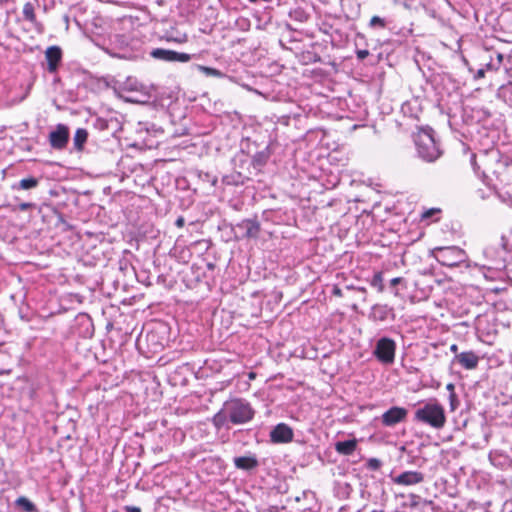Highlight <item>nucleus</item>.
Wrapping results in <instances>:
<instances>
[{"instance_id": "obj_1", "label": "nucleus", "mask_w": 512, "mask_h": 512, "mask_svg": "<svg viewBox=\"0 0 512 512\" xmlns=\"http://www.w3.org/2000/svg\"><path fill=\"white\" fill-rule=\"evenodd\" d=\"M413 141L418 156L426 162H434L442 155L435 132L430 127L419 128L413 134Z\"/></svg>"}, {"instance_id": "obj_2", "label": "nucleus", "mask_w": 512, "mask_h": 512, "mask_svg": "<svg viewBox=\"0 0 512 512\" xmlns=\"http://www.w3.org/2000/svg\"><path fill=\"white\" fill-rule=\"evenodd\" d=\"M414 420L436 430L442 429L447 422L445 409L437 400H431L419 407L414 413Z\"/></svg>"}, {"instance_id": "obj_3", "label": "nucleus", "mask_w": 512, "mask_h": 512, "mask_svg": "<svg viewBox=\"0 0 512 512\" xmlns=\"http://www.w3.org/2000/svg\"><path fill=\"white\" fill-rule=\"evenodd\" d=\"M229 420L233 424H244L251 421L254 417V410L250 403L241 398H233L225 403Z\"/></svg>"}, {"instance_id": "obj_4", "label": "nucleus", "mask_w": 512, "mask_h": 512, "mask_svg": "<svg viewBox=\"0 0 512 512\" xmlns=\"http://www.w3.org/2000/svg\"><path fill=\"white\" fill-rule=\"evenodd\" d=\"M437 261L447 267H457L464 262L465 252L458 247H441L437 248Z\"/></svg>"}, {"instance_id": "obj_5", "label": "nucleus", "mask_w": 512, "mask_h": 512, "mask_svg": "<svg viewBox=\"0 0 512 512\" xmlns=\"http://www.w3.org/2000/svg\"><path fill=\"white\" fill-rule=\"evenodd\" d=\"M396 343L388 337L380 338L375 346V357L384 364H391L395 360Z\"/></svg>"}, {"instance_id": "obj_6", "label": "nucleus", "mask_w": 512, "mask_h": 512, "mask_svg": "<svg viewBox=\"0 0 512 512\" xmlns=\"http://www.w3.org/2000/svg\"><path fill=\"white\" fill-rule=\"evenodd\" d=\"M69 141V128L64 124H58L55 130L49 134V144L55 150H63Z\"/></svg>"}, {"instance_id": "obj_7", "label": "nucleus", "mask_w": 512, "mask_h": 512, "mask_svg": "<svg viewBox=\"0 0 512 512\" xmlns=\"http://www.w3.org/2000/svg\"><path fill=\"white\" fill-rule=\"evenodd\" d=\"M150 54L153 58L163 60L166 62L186 63L191 60L190 54L177 52L174 50H167L163 48L153 49Z\"/></svg>"}, {"instance_id": "obj_8", "label": "nucleus", "mask_w": 512, "mask_h": 512, "mask_svg": "<svg viewBox=\"0 0 512 512\" xmlns=\"http://www.w3.org/2000/svg\"><path fill=\"white\" fill-rule=\"evenodd\" d=\"M408 411L403 407L394 406L384 412L381 416V422L384 426H394L403 422L407 417Z\"/></svg>"}, {"instance_id": "obj_9", "label": "nucleus", "mask_w": 512, "mask_h": 512, "mask_svg": "<svg viewBox=\"0 0 512 512\" xmlns=\"http://www.w3.org/2000/svg\"><path fill=\"white\" fill-rule=\"evenodd\" d=\"M293 436L292 428L285 423L277 424L270 432V440L273 443H289Z\"/></svg>"}, {"instance_id": "obj_10", "label": "nucleus", "mask_w": 512, "mask_h": 512, "mask_svg": "<svg viewBox=\"0 0 512 512\" xmlns=\"http://www.w3.org/2000/svg\"><path fill=\"white\" fill-rule=\"evenodd\" d=\"M394 484L401 486H413L424 481V474L419 471H404L392 478Z\"/></svg>"}, {"instance_id": "obj_11", "label": "nucleus", "mask_w": 512, "mask_h": 512, "mask_svg": "<svg viewBox=\"0 0 512 512\" xmlns=\"http://www.w3.org/2000/svg\"><path fill=\"white\" fill-rule=\"evenodd\" d=\"M45 58L48 65V71L54 73L57 71L62 60V50L58 46H50L45 51Z\"/></svg>"}, {"instance_id": "obj_12", "label": "nucleus", "mask_w": 512, "mask_h": 512, "mask_svg": "<svg viewBox=\"0 0 512 512\" xmlns=\"http://www.w3.org/2000/svg\"><path fill=\"white\" fill-rule=\"evenodd\" d=\"M455 360L467 370H473L478 366L479 357L473 351H465L457 354Z\"/></svg>"}, {"instance_id": "obj_13", "label": "nucleus", "mask_w": 512, "mask_h": 512, "mask_svg": "<svg viewBox=\"0 0 512 512\" xmlns=\"http://www.w3.org/2000/svg\"><path fill=\"white\" fill-rule=\"evenodd\" d=\"M357 448V440L355 438L347 441H339L335 443V450L337 453L345 456L352 455Z\"/></svg>"}, {"instance_id": "obj_14", "label": "nucleus", "mask_w": 512, "mask_h": 512, "mask_svg": "<svg viewBox=\"0 0 512 512\" xmlns=\"http://www.w3.org/2000/svg\"><path fill=\"white\" fill-rule=\"evenodd\" d=\"M442 210L440 208H429L424 210L420 215V221L425 222L426 224H431L433 222H438L440 220V215Z\"/></svg>"}, {"instance_id": "obj_15", "label": "nucleus", "mask_w": 512, "mask_h": 512, "mask_svg": "<svg viewBox=\"0 0 512 512\" xmlns=\"http://www.w3.org/2000/svg\"><path fill=\"white\" fill-rule=\"evenodd\" d=\"M234 464L238 469L251 470L257 467L258 461L254 457L242 456L235 458Z\"/></svg>"}, {"instance_id": "obj_16", "label": "nucleus", "mask_w": 512, "mask_h": 512, "mask_svg": "<svg viewBox=\"0 0 512 512\" xmlns=\"http://www.w3.org/2000/svg\"><path fill=\"white\" fill-rule=\"evenodd\" d=\"M88 138V132L84 128H78L74 134V147L77 151H82L84 148V144L86 143Z\"/></svg>"}, {"instance_id": "obj_17", "label": "nucleus", "mask_w": 512, "mask_h": 512, "mask_svg": "<svg viewBox=\"0 0 512 512\" xmlns=\"http://www.w3.org/2000/svg\"><path fill=\"white\" fill-rule=\"evenodd\" d=\"M39 184V180L35 177H28L21 179L18 184H14L12 189L14 190H30L36 188Z\"/></svg>"}, {"instance_id": "obj_18", "label": "nucleus", "mask_w": 512, "mask_h": 512, "mask_svg": "<svg viewBox=\"0 0 512 512\" xmlns=\"http://www.w3.org/2000/svg\"><path fill=\"white\" fill-rule=\"evenodd\" d=\"M248 237L256 238L260 233V224L256 220H245L243 222Z\"/></svg>"}, {"instance_id": "obj_19", "label": "nucleus", "mask_w": 512, "mask_h": 512, "mask_svg": "<svg viewBox=\"0 0 512 512\" xmlns=\"http://www.w3.org/2000/svg\"><path fill=\"white\" fill-rule=\"evenodd\" d=\"M228 419L229 415L226 411V406L224 405L223 408L213 416L212 422L217 429H220L226 424Z\"/></svg>"}, {"instance_id": "obj_20", "label": "nucleus", "mask_w": 512, "mask_h": 512, "mask_svg": "<svg viewBox=\"0 0 512 512\" xmlns=\"http://www.w3.org/2000/svg\"><path fill=\"white\" fill-rule=\"evenodd\" d=\"M23 17L26 21H29L30 23L34 24L37 21V16L35 13V7L34 4L31 2H26L23 5Z\"/></svg>"}, {"instance_id": "obj_21", "label": "nucleus", "mask_w": 512, "mask_h": 512, "mask_svg": "<svg viewBox=\"0 0 512 512\" xmlns=\"http://www.w3.org/2000/svg\"><path fill=\"white\" fill-rule=\"evenodd\" d=\"M15 504L18 507H21L26 512H35L36 507L35 505L26 497L21 496L16 499Z\"/></svg>"}, {"instance_id": "obj_22", "label": "nucleus", "mask_w": 512, "mask_h": 512, "mask_svg": "<svg viewBox=\"0 0 512 512\" xmlns=\"http://www.w3.org/2000/svg\"><path fill=\"white\" fill-rule=\"evenodd\" d=\"M370 284L372 287H375L378 292L382 293L384 291L383 273L381 271L376 272L373 275Z\"/></svg>"}, {"instance_id": "obj_23", "label": "nucleus", "mask_w": 512, "mask_h": 512, "mask_svg": "<svg viewBox=\"0 0 512 512\" xmlns=\"http://www.w3.org/2000/svg\"><path fill=\"white\" fill-rule=\"evenodd\" d=\"M5 207L9 208L12 212L16 211H26L29 209H32L34 207V203L31 202H22L19 205H11V204H5Z\"/></svg>"}, {"instance_id": "obj_24", "label": "nucleus", "mask_w": 512, "mask_h": 512, "mask_svg": "<svg viewBox=\"0 0 512 512\" xmlns=\"http://www.w3.org/2000/svg\"><path fill=\"white\" fill-rule=\"evenodd\" d=\"M369 26L371 28H385L386 27V22L383 18L379 17V16H373L371 19H370V22H369Z\"/></svg>"}, {"instance_id": "obj_25", "label": "nucleus", "mask_w": 512, "mask_h": 512, "mask_svg": "<svg viewBox=\"0 0 512 512\" xmlns=\"http://www.w3.org/2000/svg\"><path fill=\"white\" fill-rule=\"evenodd\" d=\"M366 466L371 470H378L381 467V461L377 458H370L368 459Z\"/></svg>"}, {"instance_id": "obj_26", "label": "nucleus", "mask_w": 512, "mask_h": 512, "mask_svg": "<svg viewBox=\"0 0 512 512\" xmlns=\"http://www.w3.org/2000/svg\"><path fill=\"white\" fill-rule=\"evenodd\" d=\"M201 70L208 76L219 77L221 75V72L219 70L212 67L203 66L201 67Z\"/></svg>"}, {"instance_id": "obj_27", "label": "nucleus", "mask_w": 512, "mask_h": 512, "mask_svg": "<svg viewBox=\"0 0 512 512\" xmlns=\"http://www.w3.org/2000/svg\"><path fill=\"white\" fill-rule=\"evenodd\" d=\"M403 284L404 288L407 287L406 281L402 277H395L390 280V285L395 287L396 285Z\"/></svg>"}, {"instance_id": "obj_28", "label": "nucleus", "mask_w": 512, "mask_h": 512, "mask_svg": "<svg viewBox=\"0 0 512 512\" xmlns=\"http://www.w3.org/2000/svg\"><path fill=\"white\" fill-rule=\"evenodd\" d=\"M332 295L335 296V297H342L343 296V293H342V290H341L339 284H334L332 286Z\"/></svg>"}, {"instance_id": "obj_29", "label": "nucleus", "mask_w": 512, "mask_h": 512, "mask_svg": "<svg viewBox=\"0 0 512 512\" xmlns=\"http://www.w3.org/2000/svg\"><path fill=\"white\" fill-rule=\"evenodd\" d=\"M369 54H370L369 51L366 49L357 50V52H356L357 58L359 60H364L365 58H367L369 56Z\"/></svg>"}, {"instance_id": "obj_30", "label": "nucleus", "mask_w": 512, "mask_h": 512, "mask_svg": "<svg viewBox=\"0 0 512 512\" xmlns=\"http://www.w3.org/2000/svg\"><path fill=\"white\" fill-rule=\"evenodd\" d=\"M499 67L496 65V63L489 62L486 64L485 72L486 71H498Z\"/></svg>"}, {"instance_id": "obj_31", "label": "nucleus", "mask_w": 512, "mask_h": 512, "mask_svg": "<svg viewBox=\"0 0 512 512\" xmlns=\"http://www.w3.org/2000/svg\"><path fill=\"white\" fill-rule=\"evenodd\" d=\"M346 289H348V290H357V291L362 292L364 294L367 293V290H366L365 287H356L354 285H347Z\"/></svg>"}, {"instance_id": "obj_32", "label": "nucleus", "mask_w": 512, "mask_h": 512, "mask_svg": "<svg viewBox=\"0 0 512 512\" xmlns=\"http://www.w3.org/2000/svg\"><path fill=\"white\" fill-rule=\"evenodd\" d=\"M485 77V69L484 68H481L479 69L476 74L474 75V79L475 80H479V79H482Z\"/></svg>"}, {"instance_id": "obj_33", "label": "nucleus", "mask_w": 512, "mask_h": 512, "mask_svg": "<svg viewBox=\"0 0 512 512\" xmlns=\"http://www.w3.org/2000/svg\"><path fill=\"white\" fill-rule=\"evenodd\" d=\"M175 225L178 227V228H182L184 227L185 225V219L183 216H179L176 221H175Z\"/></svg>"}, {"instance_id": "obj_34", "label": "nucleus", "mask_w": 512, "mask_h": 512, "mask_svg": "<svg viewBox=\"0 0 512 512\" xmlns=\"http://www.w3.org/2000/svg\"><path fill=\"white\" fill-rule=\"evenodd\" d=\"M449 399H450L451 409L454 410L455 409L454 403L457 401L456 393L455 392L454 393H450Z\"/></svg>"}, {"instance_id": "obj_35", "label": "nucleus", "mask_w": 512, "mask_h": 512, "mask_svg": "<svg viewBox=\"0 0 512 512\" xmlns=\"http://www.w3.org/2000/svg\"><path fill=\"white\" fill-rule=\"evenodd\" d=\"M503 59H504V56L502 53H497V56H496V65L500 68L502 63H503Z\"/></svg>"}, {"instance_id": "obj_36", "label": "nucleus", "mask_w": 512, "mask_h": 512, "mask_svg": "<svg viewBox=\"0 0 512 512\" xmlns=\"http://www.w3.org/2000/svg\"><path fill=\"white\" fill-rule=\"evenodd\" d=\"M124 509L127 512H141V509L139 507H134V506H125Z\"/></svg>"}, {"instance_id": "obj_37", "label": "nucleus", "mask_w": 512, "mask_h": 512, "mask_svg": "<svg viewBox=\"0 0 512 512\" xmlns=\"http://www.w3.org/2000/svg\"><path fill=\"white\" fill-rule=\"evenodd\" d=\"M446 388H447V390H449V391H450V393H454V392H455V390H454V389H455V386H454V384H453V383H449V384H447Z\"/></svg>"}, {"instance_id": "obj_38", "label": "nucleus", "mask_w": 512, "mask_h": 512, "mask_svg": "<svg viewBox=\"0 0 512 512\" xmlns=\"http://www.w3.org/2000/svg\"><path fill=\"white\" fill-rule=\"evenodd\" d=\"M450 351H451V352H453V353H455V354L457 355V354H458V353H457V352H458V346H457L456 344H452V345L450 346Z\"/></svg>"}, {"instance_id": "obj_39", "label": "nucleus", "mask_w": 512, "mask_h": 512, "mask_svg": "<svg viewBox=\"0 0 512 512\" xmlns=\"http://www.w3.org/2000/svg\"><path fill=\"white\" fill-rule=\"evenodd\" d=\"M248 378H249V380H254L256 378V373L255 372H250L248 374Z\"/></svg>"}, {"instance_id": "obj_40", "label": "nucleus", "mask_w": 512, "mask_h": 512, "mask_svg": "<svg viewBox=\"0 0 512 512\" xmlns=\"http://www.w3.org/2000/svg\"><path fill=\"white\" fill-rule=\"evenodd\" d=\"M336 278L344 280L346 277L344 273H337Z\"/></svg>"}, {"instance_id": "obj_41", "label": "nucleus", "mask_w": 512, "mask_h": 512, "mask_svg": "<svg viewBox=\"0 0 512 512\" xmlns=\"http://www.w3.org/2000/svg\"><path fill=\"white\" fill-rule=\"evenodd\" d=\"M15 0H0V5L7 4L9 2H14Z\"/></svg>"}, {"instance_id": "obj_42", "label": "nucleus", "mask_w": 512, "mask_h": 512, "mask_svg": "<svg viewBox=\"0 0 512 512\" xmlns=\"http://www.w3.org/2000/svg\"><path fill=\"white\" fill-rule=\"evenodd\" d=\"M213 267H214V265H213V264H211V263H209V264H208V268H209V269H213Z\"/></svg>"}, {"instance_id": "obj_43", "label": "nucleus", "mask_w": 512, "mask_h": 512, "mask_svg": "<svg viewBox=\"0 0 512 512\" xmlns=\"http://www.w3.org/2000/svg\"><path fill=\"white\" fill-rule=\"evenodd\" d=\"M394 295H395V296H399V292L396 290V291L394 292Z\"/></svg>"}, {"instance_id": "obj_44", "label": "nucleus", "mask_w": 512, "mask_h": 512, "mask_svg": "<svg viewBox=\"0 0 512 512\" xmlns=\"http://www.w3.org/2000/svg\"><path fill=\"white\" fill-rule=\"evenodd\" d=\"M249 1H250V2H253V3H255V2H257L258 0H249Z\"/></svg>"}, {"instance_id": "obj_45", "label": "nucleus", "mask_w": 512, "mask_h": 512, "mask_svg": "<svg viewBox=\"0 0 512 512\" xmlns=\"http://www.w3.org/2000/svg\"><path fill=\"white\" fill-rule=\"evenodd\" d=\"M372 512H382V511H376V510H374V511H372Z\"/></svg>"}]
</instances>
